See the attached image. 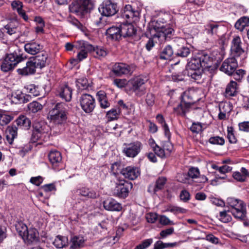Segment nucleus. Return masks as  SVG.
I'll use <instances>...</instances> for the list:
<instances>
[{
    "mask_svg": "<svg viewBox=\"0 0 249 249\" xmlns=\"http://www.w3.org/2000/svg\"><path fill=\"white\" fill-rule=\"evenodd\" d=\"M134 68L123 63H117L114 65L112 71L117 76H121L123 74L130 75L132 73Z\"/></svg>",
    "mask_w": 249,
    "mask_h": 249,
    "instance_id": "nucleus-16",
    "label": "nucleus"
},
{
    "mask_svg": "<svg viewBox=\"0 0 249 249\" xmlns=\"http://www.w3.org/2000/svg\"><path fill=\"white\" fill-rule=\"evenodd\" d=\"M174 30L168 27H161L157 29L154 28L150 31V34L153 36V38H157L160 42H162L170 38Z\"/></svg>",
    "mask_w": 249,
    "mask_h": 249,
    "instance_id": "nucleus-12",
    "label": "nucleus"
},
{
    "mask_svg": "<svg viewBox=\"0 0 249 249\" xmlns=\"http://www.w3.org/2000/svg\"><path fill=\"white\" fill-rule=\"evenodd\" d=\"M43 108L42 105L36 101H33L28 105V108L32 113H36L41 110Z\"/></svg>",
    "mask_w": 249,
    "mask_h": 249,
    "instance_id": "nucleus-46",
    "label": "nucleus"
},
{
    "mask_svg": "<svg viewBox=\"0 0 249 249\" xmlns=\"http://www.w3.org/2000/svg\"><path fill=\"white\" fill-rule=\"evenodd\" d=\"M48 54L45 52H41L37 55L30 58L36 67L40 69L46 66L47 64Z\"/></svg>",
    "mask_w": 249,
    "mask_h": 249,
    "instance_id": "nucleus-20",
    "label": "nucleus"
},
{
    "mask_svg": "<svg viewBox=\"0 0 249 249\" xmlns=\"http://www.w3.org/2000/svg\"><path fill=\"white\" fill-rule=\"evenodd\" d=\"M211 63L209 56L205 51L198 53L192 57L186 66V70H203L210 68Z\"/></svg>",
    "mask_w": 249,
    "mask_h": 249,
    "instance_id": "nucleus-4",
    "label": "nucleus"
},
{
    "mask_svg": "<svg viewBox=\"0 0 249 249\" xmlns=\"http://www.w3.org/2000/svg\"><path fill=\"white\" fill-rule=\"evenodd\" d=\"M123 18L128 20L130 22H136L139 19L140 12L131 5L127 4L125 6L122 12Z\"/></svg>",
    "mask_w": 249,
    "mask_h": 249,
    "instance_id": "nucleus-14",
    "label": "nucleus"
},
{
    "mask_svg": "<svg viewBox=\"0 0 249 249\" xmlns=\"http://www.w3.org/2000/svg\"><path fill=\"white\" fill-rule=\"evenodd\" d=\"M209 142L213 144L222 145L225 143V140L222 137L216 136L210 138L209 139Z\"/></svg>",
    "mask_w": 249,
    "mask_h": 249,
    "instance_id": "nucleus-57",
    "label": "nucleus"
},
{
    "mask_svg": "<svg viewBox=\"0 0 249 249\" xmlns=\"http://www.w3.org/2000/svg\"><path fill=\"white\" fill-rule=\"evenodd\" d=\"M187 70H184L181 72L173 73L172 75V80L174 82L183 81L187 75Z\"/></svg>",
    "mask_w": 249,
    "mask_h": 249,
    "instance_id": "nucleus-50",
    "label": "nucleus"
},
{
    "mask_svg": "<svg viewBox=\"0 0 249 249\" xmlns=\"http://www.w3.org/2000/svg\"><path fill=\"white\" fill-rule=\"evenodd\" d=\"M91 52L93 53V54L95 57L101 58L105 57L107 54V52L103 47H94L93 49H92Z\"/></svg>",
    "mask_w": 249,
    "mask_h": 249,
    "instance_id": "nucleus-43",
    "label": "nucleus"
},
{
    "mask_svg": "<svg viewBox=\"0 0 249 249\" xmlns=\"http://www.w3.org/2000/svg\"><path fill=\"white\" fill-rule=\"evenodd\" d=\"M118 10L117 3L110 0L104 1L99 7V11L101 14L106 17L114 15Z\"/></svg>",
    "mask_w": 249,
    "mask_h": 249,
    "instance_id": "nucleus-11",
    "label": "nucleus"
},
{
    "mask_svg": "<svg viewBox=\"0 0 249 249\" xmlns=\"http://www.w3.org/2000/svg\"><path fill=\"white\" fill-rule=\"evenodd\" d=\"M126 146L123 149L124 153L127 157L134 158L141 151L142 144L139 142H136L129 144H125Z\"/></svg>",
    "mask_w": 249,
    "mask_h": 249,
    "instance_id": "nucleus-17",
    "label": "nucleus"
},
{
    "mask_svg": "<svg viewBox=\"0 0 249 249\" xmlns=\"http://www.w3.org/2000/svg\"><path fill=\"white\" fill-rule=\"evenodd\" d=\"M132 183L124 180H120L116 183L114 190V195L120 198H125L129 194V190L132 188Z\"/></svg>",
    "mask_w": 249,
    "mask_h": 249,
    "instance_id": "nucleus-10",
    "label": "nucleus"
},
{
    "mask_svg": "<svg viewBox=\"0 0 249 249\" xmlns=\"http://www.w3.org/2000/svg\"><path fill=\"white\" fill-rule=\"evenodd\" d=\"M231 51L234 57H239L244 53V51L241 47V40L239 36H235L232 39Z\"/></svg>",
    "mask_w": 249,
    "mask_h": 249,
    "instance_id": "nucleus-21",
    "label": "nucleus"
},
{
    "mask_svg": "<svg viewBox=\"0 0 249 249\" xmlns=\"http://www.w3.org/2000/svg\"><path fill=\"white\" fill-rule=\"evenodd\" d=\"M146 80L141 76H136L129 81L131 90L134 92L138 96H141L144 94V89L142 86L145 84Z\"/></svg>",
    "mask_w": 249,
    "mask_h": 249,
    "instance_id": "nucleus-13",
    "label": "nucleus"
},
{
    "mask_svg": "<svg viewBox=\"0 0 249 249\" xmlns=\"http://www.w3.org/2000/svg\"><path fill=\"white\" fill-rule=\"evenodd\" d=\"M234 129L232 126H228L227 127V138L229 141L231 143H235L237 139L233 133Z\"/></svg>",
    "mask_w": 249,
    "mask_h": 249,
    "instance_id": "nucleus-52",
    "label": "nucleus"
},
{
    "mask_svg": "<svg viewBox=\"0 0 249 249\" xmlns=\"http://www.w3.org/2000/svg\"><path fill=\"white\" fill-rule=\"evenodd\" d=\"M205 52L207 53V55L209 56L211 61L210 67L212 66V65L214 61H216V62L220 61L223 58L222 55L217 50H213L212 53H209L207 51Z\"/></svg>",
    "mask_w": 249,
    "mask_h": 249,
    "instance_id": "nucleus-39",
    "label": "nucleus"
},
{
    "mask_svg": "<svg viewBox=\"0 0 249 249\" xmlns=\"http://www.w3.org/2000/svg\"><path fill=\"white\" fill-rule=\"evenodd\" d=\"M36 68L32 61L30 59L29 61L27 62L26 66L22 69H18V72L20 75H28L34 74L36 72Z\"/></svg>",
    "mask_w": 249,
    "mask_h": 249,
    "instance_id": "nucleus-28",
    "label": "nucleus"
},
{
    "mask_svg": "<svg viewBox=\"0 0 249 249\" xmlns=\"http://www.w3.org/2000/svg\"><path fill=\"white\" fill-rule=\"evenodd\" d=\"M26 88L27 91L34 96H37L39 95V88L35 85L31 84L28 85Z\"/></svg>",
    "mask_w": 249,
    "mask_h": 249,
    "instance_id": "nucleus-54",
    "label": "nucleus"
},
{
    "mask_svg": "<svg viewBox=\"0 0 249 249\" xmlns=\"http://www.w3.org/2000/svg\"><path fill=\"white\" fill-rule=\"evenodd\" d=\"M238 67L236 60L234 57L229 58L224 60L220 68L221 71L229 75H231Z\"/></svg>",
    "mask_w": 249,
    "mask_h": 249,
    "instance_id": "nucleus-15",
    "label": "nucleus"
},
{
    "mask_svg": "<svg viewBox=\"0 0 249 249\" xmlns=\"http://www.w3.org/2000/svg\"><path fill=\"white\" fill-rule=\"evenodd\" d=\"M12 119L11 116L0 113V125H5L8 124Z\"/></svg>",
    "mask_w": 249,
    "mask_h": 249,
    "instance_id": "nucleus-55",
    "label": "nucleus"
},
{
    "mask_svg": "<svg viewBox=\"0 0 249 249\" xmlns=\"http://www.w3.org/2000/svg\"><path fill=\"white\" fill-rule=\"evenodd\" d=\"M236 86L237 83L232 80L227 85L225 90V96L226 97H230L234 96L236 94Z\"/></svg>",
    "mask_w": 249,
    "mask_h": 249,
    "instance_id": "nucleus-33",
    "label": "nucleus"
},
{
    "mask_svg": "<svg viewBox=\"0 0 249 249\" xmlns=\"http://www.w3.org/2000/svg\"><path fill=\"white\" fill-rule=\"evenodd\" d=\"M53 244L57 248H63L68 245V239L66 236L58 235L54 240Z\"/></svg>",
    "mask_w": 249,
    "mask_h": 249,
    "instance_id": "nucleus-36",
    "label": "nucleus"
},
{
    "mask_svg": "<svg viewBox=\"0 0 249 249\" xmlns=\"http://www.w3.org/2000/svg\"><path fill=\"white\" fill-rule=\"evenodd\" d=\"M229 212H230V211L224 210L219 213V219L221 222L228 223L231 220L232 217L231 215L228 213Z\"/></svg>",
    "mask_w": 249,
    "mask_h": 249,
    "instance_id": "nucleus-49",
    "label": "nucleus"
},
{
    "mask_svg": "<svg viewBox=\"0 0 249 249\" xmlns=\"http://www.w3.org/2000/svg\"><path fill=\"white\" fill-rule=\"evenodd\" d=\"M24 49L27 53L35 55L43 49V46L36 41L32 40L24 45Z\"/></svg>",
    "mask_w": 249,
    "mask_h": 249,
    "instance_id": "nucleus-22",
    "label": "nucleus"
},
{
    "mask_svg": "<svg viewBox=\"0 0 249 249\" xmlns=\"http://www.w3.org/2000/svg\"><path fill=\"white\" fill-rule=\"evenodd\" d=\"M74 47L80 50L86 49L87 51H92V49H93V46L92 45L83 40L76 41L74 45Z\"/></svg>",
    "mask_w": 249,
    "mask_h": 249,
    "instance_id": "nucleus-41",
    "label": "nucleus"
},
{
    "mask_svg": "<svg viewBox=\"0 0 249 249\" xmlns=\"http://www.w3.org/2000/svg\"><path fill=\"white\" fill-rule=\"evenodd\" d=\"M153 150L158 156L161 158H165L167 156L165 151H164L163 148L160 147L157 144H156L155 146L153 147Z\"/></svg>",
    "mask_w": 249,
    "mask_h": 249,
    "instance_id": "nucleus-56",
    "label": "nucleus"
},
{
    "mask_svg": "<svg viewBox=\"0 0 249 249\" xmlns=\"http://www.w3.org/2000/svg\"><path fill=\"white\" fill-rule=\"evenodd\" d=\"M120 113V110L119 108H112L107 112L106 117L108 121H112L118 118Z\"/></svg>",
    "mask_w": 249,
    "mask_h": 249,
    "instance_id": "nucleus-45",
    "label": "nucleus"
},
{
    "mask_svg": "<svg viewBox=\"0 0 249 249\" xmlns=\"http://www.w3.org/2000/svg\"><path fill=\"white\" fill-rule=\"evenodd\" d=\"M188 176L193 178H196L198 177L199 175V171L197 168H191L188 172Z\"/></svg>",
    "mask_w": 249,
    "mask_h": 249,
    "instance_id": "nucleus-61",
    "label": "nucleus"
},
{
    "mask_svg": "<svg viewBox=\"0 0 249 249\" xmlns=\"http://www.w3.org/2000/svg\"><path fill=\"white\" fill-rule=\"evenodd\" d=\"M59 95L66 101H70L71 98L72 89L67 85H65L61 88Z\"/></svg>",
    "mask_w": 249,
    "mask_h": 249,
    "instance_id": "nucleus-32",
    "label": "nucleus"
},
{
    "mask_svg": "<svg viewBox=\"0 0 249 249\" xmlns=\"http://www.w3.org/2000/svg\"><path fill=\"white\" fill-rule=\"evenodd\" d=\"M77 193L81 196H86L90 198H95L97 197V194L93 190H90L89 189L86 187H82L77 190Z\"/></svg>",
    "mask_w": 249,
    "mask_h": 249,
    "instance_id": "nucleus-38",
    "label": "nucleus"
},
{
    "mask_svg": "<svg viewBox=\"0 0 249 249\" xmlns=\"http://www.w3.org/2000/svg\"><path fill=\"white\" fill-rule=\"evenodd\" d=\"M166 212H170L173 213L175 214H177L178 213H184L187 212V210L184 208L175 206H169L167 209L166 210Z\"/></svg>",
    "mask_w": 249,
    "mask_h": 249,
    "instance_id": "nucleus-51",
    "label": "nucleus"
},
{
    "mask_svg": "<svg viewBox=\"0 0 249 249\" xmlns=\"http://www.w3.org/2000/svg\"><path fill=\"white\" fill-rule=\"evenodd\" d=\"M11 6L13 9L16 11L19 16L21 17L25 21H28V17L25 11L23 10V3L19 0H14L11 3Z\"/></svg>",
    "mask_w": 249,
    "mask_h": 249,
    "instance_id": "nucleus-25",
    "label": "nucleus"
},
{
    "mask_svg": "<svg viewBox=\"0 0 249 249\" xmlns=\"http://www.w3.org/2000/svg\"><path fill=\"white\" fill-rule=\"evenodd\" d=\"M67 114V105L58 103L49 111L48 118L55 124H62L66 122Z\"/></svg>",
    "mask_w": 249,
    "mask_h": 249,
    "instance_id": "nucleus-1",
    "label": "nucleus"
},
{
    "mask_svg": "<svg viewBox=\"0 0 249 249\" xmlns=\"http://www.w3.org/2000/svg\"><path fill=\"white\" fill-rule=\"evenodd\" d=\"M24 60L22 54L18 50L6 55L1 65V69L4 72L12 70L19 62Z\"/></svg>",
    "mask_w": 249,
    "mask_h": 249,
    "instance_id": "nucleus-5",
    "label": "nucleus"
},
{
    "mask_svg": "<svg viewBox=\"0 0 249 249\" xmlns=\"http://www.w3.org/2000/svg\"><path fill=\"white\" fill-rule=\"evenodd\" d=\"M76 85L78 89L83 90L88 89L89 84L87 78L83 77L76 80Z\"/></svg>",
    "mask_w": 249,
    "mask_h": 249,
    "instance_id": "nucleus-44",
    "label": "nucleus"
},
{
    "mask_svg": "<svg viewBox=\"0 0 249 249\" xmlns=\"http://www.w3.org/2000/svg\"><path fill=\"white\" fill-rule=\"evenodd\" d=\"M219 25L215 23H211L206 26V30L208 34L211 35H216Z\"/></svg>",
    "mask_w": 249,
    "mask_h": 249,
    "instance_id": "nucleus-47",
    "label": "nucleus"
},
{
    "mask_svg": "<svg viewBox=\"0 0 249 249\" xmlns=\"http://www.w3.org/2000/svg\"><path fill=\"white\" fill-rule=\"evenodd\" d=\"M3 31L8 35L12 36L17 33L18 29L13 23L11 22L3 27Z\"/></svg>",
    "mask_w": 249,
    "mask_h": 249,
    "instance_id": "nucleus-42",
    "label": "nucleus"
},
{
    "mask_svg": "<svg viewBox=\"0 0 249 249\" xmlns=\"http://www.w3.org/2000/svg\"><path fill=\"white\" fill-rule=\"evenodd\" d=\"M84 243L85 239L82 236L74 235L70 239V247L72 249H79L84 246Z\"/></svg>",
    "mask_w": 249,
    "mask_h": 249,
    "instance_id": "nucleus-29",
    "label": "nucleus"
},
{
    "mask_svg": "<svg viewBox=\"0 0 249 249\" xmlns=\"http://www.w3.org/2000/svg\"><path fill=\"white\" fill-rule=\"evenodd\" d=\"M121 174L126 178L134 180L140 175V172L137 167L128 166L122 169L121 171Z\"/></svg>",
    "mask_w": 249,
    "mask_h": 249,
    "instance_id": "nucleus-19",
    "label": "nucleus"
},
{
    "mask_svg": "<svg viewBox=\"0 0 249 249\" xmlns=\"http://www.w3.org/2000/svg\"><path fill=\"white\" fill-rule=\"evenodd\" d=\"M107 37L112 40H118L122 37L121 25L119 27L112 26L106 31Z\"/></svg>",
    "mask_w": 249,
    "mask_h": 249,
    "instance_id": "nucleus-27",
    "label": "nucleus"
},
{
    "mask_svg": "<svg viewBox=\"0 0 249 249\" xmlns=\"http://www.w3.org/2000/svg\"><path fill=\"white\" fill-rule=\"evenodd\" d=\"M79 102L82 110L86 113H89L95 107L94 97L89 94H83L79 97Z\"/></svg>",
    "mask_w": 249,
    "mask_h": 249,
    "instance_id": "nucleus-8",
    "label": "nucleus"
},
{
    "mask_svg": "<svg viewBox=\"0 0 249 249\" xmlns=\"http://www.w3.org/2000/svg\"><path fill=\"white\" fill-rule=\"evenodd\" d=\"M16 123L18 126L25 129H28L31 124L29 119L25 116H19L17 119Z\"/></svg>",
    "mask_w": 249,
    "mask_h": 249,
    "instance_id": "nucleus-37",
    "label": "nucleus"
},
{
    "mask_svg": "<svg viewBox=\"0 0 249 249\" xmlns=\"http://www.w3.org/2000/svg\"><path fill=\"white\" fill-rule=\"evenodd\" d=\"M104 208L107 211H120L122 209L121 205L112 198H109L103 202Z\"/></svg>",
    "mask_w": 249,
    "mask_h": 249,
    "instance_id": "nucleus-23",
    "label": "nucleus"
},
{
    "mask_svg": "<svg viewBox=\"0 0 249 249\" xmlns=\"http://www.w3.org/2000/svg\"><path fill=\"white\" fill-rule=\"evenodd\" d=\"M186 40L181 37L176 38L174 40L173 47L175 54L181 57H186L191 53L190 49L184 45Z\"/></svg>",
    "mask_w": 249,
    "mask_h": 249,
    "instance_id": "nucleus-7",
    "label": "nucleus"
},
{
    "mask_svg": "<svg viewBox=\"0 0 249 249\" xmlns=\"http://www.w3.org/2000/svg\"><path fill=\"white\" fill-rule=\"evenodd\" d=\"M137 30L131 24H122L121 25L122 36L124 37H130L135 35Z\"/></svg>",
    "mask_w": 249,
    "mask_h": 249,
    "instance_id": "nucleus-26",
    "label": "nucleus"
},
{
    "mask_svg": "<svg viewBox=\"0 0 249 249\" xmlns=\"http://www.w3.org/2000/svg\"><path fill=\"white\" fill-rule=\"evenodd\" d=\"M90 3V0H73L70 5V9L72 13L83 16L88 12V6Z\"/></svg>",
    "mask_w": 249,
    "mask_h": 249,
    "instance_id": "nucleus-9",
    "label": "nucleus"
},
{
    "mask_svg": "<svg viewBox=\"0 0 249 249\" xmlns=\"http://www.w3.org/2000/svg\"><path fill=\"white\" fill-rule=\"evenodd\" d=\"M48 157L54 169L58 167L62 161L61 154L59 151L56 150L50 151L48 155Z\"/></svg>",
    "mask_w": 249,
    "mask_h": 249,
    "instance_id": "nucleus-24",
    "label": "nucleus"
},
{
    "mask_svg": "<svg viewBox=\"0 0 249 249\" xmlns=\"http://www.w3.org/2000/svg\"><path fill=\"white\" fill-rule=\"evenodd\" d=\"M227 204L229 207L228 211L237 220H245L246 217V205L241 200L233 197L227 199Z\"/></svg>",
    "mask_w": 249,
    "mask_h": 249,
    "instance_id": "nucleus-2",
    "label": "nucleus"
},
{
    "mask_svg": "<svg viewBox=\"0 0 249 249\" xmlns=\"http://www.w3.org/2000/svg\"><path fill=\"white\" fill-rule=\"evenodd\" d=\"M219 111H222L223 112L229 113L232 110V106L229 103L222 102L219 105Z\"/></svg>",
    "mask_w": 249,
    "mask_h": 249,
    "instance_id": "nucleus-53",
    "label": "nucleus"
},
{
    "mask_svg": "<svg viewBox=\"0 0 249 249\" xmlns=\"http://www.w3.org/2000/svg\"><path fill=\"white\" fill-rule=\"evenodd\" d=\"M245 73V71L242 69H239L235 72L234 71L231 75L233 76V77L235 80L237 81H240L242 79Z\"/></svg>",
    "mask_w": 249,
    "mask_h": 249,
    "instance_id": "nucleus-60",
    "label": "nucleus"
},
{
    "mask_svg": "<svg viewBox=\"0 0 249 249\" xmlns=\"http://www.w3.org/2000/svg\"><path fill=\"white\" fill-rule=\"evenodd\" d=\"M196 94L194 91H186L181 96V101L179 104L174 108V111L177 114L185 116L189 112L191 106L197 101L195 98Z\"/></svg>",
    "mask_w": 249,
    "mask_h": 249,
    "instance_id": "nucleus-3",
    "label": "nucleus"
},
{
    "mask_svg": "<svg viewBox=\"0 0 249 249\" xmlns=\"http://www.w3.org/2000/svg\"><path fill=\"white\" fill-rule=\"evenodd\" d=\"M11 102L15 104L26 103L31 100L30 95L22 93L20 90L13 92L11 96Z\"/></svg>",
    "mask_w": 249,
    "mask_h": 249,
    "instance_id": "nucleus-18",
    "label": "nucleus"
},
{
    "mask_svg": "<svg viewBox=\"0 0 249 249\" xmlns=\"http://www.w3.org/2000/svg\"><path fill=\"white\" fill-rule=\"evenodd\" d=\"M238 126L239 130L247 132H249V122L245 121L240 123L238 124Z\"/></svg>",
    "mask_w": 249,
    "mask_h": 249,
    "instance_id": "nucleus-64",
    "label": "nucleus"
},
{
    "mask_svg": "<svg viewBox=\"0 0 249 249\" xmlns=\"http://www.w3.org/2000/svg\"><path fill=\"white\" fill-rule=\"evenodd\" d=\"M17 136V128L16 126L8 127L6 130V139L7 142L12 144L13 140Z\"/></svg>",
    "mask_w": 249,
    "mask_h": 249,
    "instance_id": "nucleus-40",
    "label": "nucleus"
},
{
    "mask_svg": "<svg viewBox=\"0 0 249 249\" xmlns=\"http://www.w3.org/2000/svg\"><path fill=\"white\" fill-rule=\"evenodd\" d=\"M35 131L32 135V141L35 142L36 141L40 138L41 135L44 133V129L40 124L37 123L33 124Z\"/></svg>",
    "mask_w": 249,
    "mask_h": 249,
    "instance_id": "nucleus-34",
    "label": "nucleus"
},
{
    "mask_svg": "<svg viewBox=\"0 0 249 249\" xmlns=\"http://www.w3.org/2000/svg\"><path fill=\"white\" fill-rule=\"evenodd\" d=\"M249 26V17L244 16L240 18L235 23L234 27L238 30L242 32L246 27Z\"/></svg>",
    "mask_w": 249,
    "mask_h": 249,
    "instance_id": "nucleus-31",
    "label": "nucleus"
},
{
    "mask_svg": "<svg viewBox=\"0 0 249 249\" xmlns=\"http://www.w3.org/2000/svg\"><path fill=\"white\" fill-rule=\"evenodd\" d=\"M174 53L172 46L168 45L165 47V48L161 52L160 58L161 59L168 60L170 59Z\"/></svg>",
    "mask_w": 249,
    "mask_h": 249,
    "instance_id": "nucleus-35",
    "label": "nucleus"
},
{
    "mask_svg": "<svg viewBox=\"0 0 249 249\" xmlns=\"http://www.w3.org/2000/svg\"><path fill=\"white\" fill-rule=\"evenodd\" d=\"M203 70L187 71V75L192 79L197 80L201 78Z\"/></svg>",
    "mask_w": 249,
    "mask_h": 249,
    "instance_id": "nucleus-48",
    "label": "nucleus"
},
{
    "mask_svg": "<svg viewBox=\"0 0 249 249\" xmlns=\"http://www.w3.org/2000/svg\"><path fill=\"white\" fill-rule=\"evenodd\" d=\"M166 181V178L164 177L159 178L156 181L155 185L159 190L162 189Z\"/></svg>",
    "mask_w": 249,
    "mask_h": 249,
    "instance_id": "nucleus-62",
    "label": "nucleus"
},
{
    "mask_svg": "<svg viewBox=\"0 0 249 249\" xmlns=\"http://www.w3.org/2000/svg\"><path fill=\"white\" fill-rule=\"evenodd\" d=\"M179 197L181 201L187 202L190 199V194L187 190H183L180 193Z\"/></svg>",
    "mask_w": 249,
    "mask_h": 249,
    "instance_id": "nucleus-59",
    "label": "nucleus"
},
{
    "mask_svg": "<svg viewBox=\"0 0 249 249\" xmlns=\"http://www.w3.org/2000/svg\"><path fill=\"white\" fill-rule=\"evenodd\" d=\"M98 100L100 105L102 108H107L109 107L110 104L107 97L106 93L103 90H100L97 93Z\"/></svg>",
    "mask_w": 249,
    "mask_h": 249,
    "instance_id": "nucleus-30",
    "label": "nucleus"
},
{
    "mask_svg": "<svg viewBox=\"0 0 249 249\" xmlns=\"http://www.w3.org/2000/svg\"><path fill=\"white\" fill-rule=\"evenodd\" d=\"M162 148L164 150V151H165L166 155L168 156L172 152L173 146L169 140H168L163 143Z\"/></svg>",
    "mask_w": 249,
    "mask_h": 249,
    "instance_id": "nucleus-58",
    "label": "nucleus"
},
{
    "mask_svg": "<svg viewBox=\"0 0 249 249\" xmlns=\"http://www.w3.org/2000/svg\"><path fill=\"white\" fill-rule=\"evenodd\" d=\"M121 163L120 162H115L111 166V170L114 174H117L120 172L121 173Z\"/></svg>",
    "mask_w": 249,
    "mask_h": 249,
    "instance_id": "nucleus-63",
    "label": "nucleus"
},
{
    "mask_svg": "<svg viewBox=\"0 0 249 249\" xmlns=\"http://www.w3.org/2000/svg\"><path fill=\"white\" fill-rule=\"evenodd\" d=\"M17 230L19 236L28 243L37 240L38 233L35 229H28L27 226L23 224H19L17 226Z\"/></svg>",
    "mask_w": 249,
    "mask_h": 249,
    "instance_id": "nucleus-6",
    "label": "nucleus"
}]
</instances>
